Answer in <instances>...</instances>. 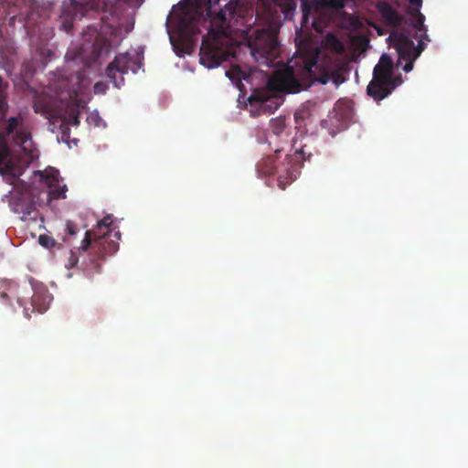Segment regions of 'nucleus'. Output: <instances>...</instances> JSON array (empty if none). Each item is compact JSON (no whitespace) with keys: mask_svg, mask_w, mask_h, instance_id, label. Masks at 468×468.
<instances>
[{"mask_svg":"<svg viewBox=\"0 0 468 468\" xmlns=\"http://www.w3.org/2000/svg\"><path fill=\"white\" fill-rule=\"evenodd\" d=\"M219 0H183L174 7L173 18L181 40L193 41L201 33L200 25L209 20V31L203 37L200 47V63L208 69L220 65L229 57V52L223 48L219 37L226 35L229 27V16L232 8L215 9Z\"/></svg>","mask_w":468,"mask_h":468,"instance_id":"nucleus-1","label":"nucleus"},{"mask_svg":"<svg viewBox=\"0 0 468 468\" xmlns=\"http://www.w3.org/2000/svg\"><path fill=\"white\" fill-rule=\"evenodd\" d=\"M319 55L318 48L298 49L297 55L286 67L275 70L270 81L271 87L288 93H299L314 82L326 84L332 80L335 85L343 83L345 78L340 70L325 63H319Z\"/></svg>","mask_w":468,"mask_h":468,"instance_id":"nucleus-2","label":"nucleus"},{"mask_svg":"<svg viewBox=\"0 0 468 468\" xmlns=\"http://www.w3.org/2000/svg\"><path fill=\"white\" fill-rule=\"evenodd\" d=\"M144 0H66L62 5L63 27L69 31L73 21L81 19L86 12L94 10L101 13V22L118 35L122 31L127 34L133 29V25L126 23L124 4L130 7H139Z\"/></svg>","mask_w":468,"mask_h":468,"instance_id":"nucleus-3","label":"nucleus"},{"mask_svg":"<svg viewBox=\"0 0 468 468\" xmlns=\"http://www.w3.org/2000/svg\"><path fill=\"white\" fill-rule=\"evenodd\" d=\"M53 90L54 95L42 93L35 99L34 112L48 120L59 119L62 122L78 126L80 105L77 90L69 87L66 79L59 80L58 83L54 85Z\"/></svg>","mask_w":468,"mask_h":468,"instance_id":"nucleus-4","label":"nucleus"},{"mask_svg":"<svg viewBox=\"0 0 468 468\" xmlns=\"http://www.w3.org/2000/svg\"><path fill=\"white\" fill-rule=\"evenodd\" d=\"M424 20L425 16L419 14L412 22V27L415 29L414 37L418 41L417 47H415L413 40L403 33H392L388 37L398 53L399 58L396 66H402L405 72L412 70L414 61L426 48V42L431 41Z\"/></svg>","mask_w":468,"mask_h":468,"instance_id":"nucleus-5","label":"nucleus"},{"mask_svg":"<svg viewBox=\"0 0 468 468\" xmlns=\"http://www.w3.org/2000/svg\"><path fill=\"white\" fill-rule=\"evenodd\" d=\"M3 91L4 83L2 79H0V111L4 110L6 106ZM30 139L29 128L21 113L8 118L3 123L2 131H0V165L4 164L10 154L9 141H12L16 145L26 148L25 144Z\"/></svg>","mask_w":468,"mask_h":468,"instance_id":"nucleus-6","label":"nucleus"},{"mask_svg":"<svg viewBox=\"0 0 468 468\" xmlns=\"http://www.w3.org/2000/svg\"><path fill=\"white\" fill-rule=\"evenodd\" d=\"M402 83L400 75H394V62L390 56L383 54L373 69V78L367 88V95L379 101L388 97Z\"/></svg>","mask_w":468,"mask_h":468,"instance_id":"nucleus-7","label":"nucleus"},{"mask_svg":"<svg viewBox=\"0 0 468 468\" xmlns=\"http://www.w3.org/2000/svg\"><path fill=\"white\" fill-rule=\"evenodd\" d=\"M249 47L256 61L266 65L272 63L279 53L277 30L274 28L258 30Z\"/></svg>","mask_w":468,"mask_h":468,"instance_id":"nucleus-8","label":"nucleus"},{"mask_svg":"<svg viewBox=\"0 0 468 468\" xmlns=\"http://www.w3.org/2000/svg\"><path fill=\"white\" fill-rule=\"evenodd\" d=\"M141 67L138 58L129 53H120L115 56L114 59L107 66L106 76L112 82L113 86L120 88L124 83L123 75L129 70L136 73Z\"/></svg>","mask_w":468,"mask_h":468,"instance_id":"nucleus-9","label":"nucleus"},{"mask_svg":"<svg viewBox=\"0 0 468 468\" xmlns=\"http://www.w3.org/2000/svg\"><path fill=\"white\" fill-rule=\"evenodd\" d=\"M275 71L270 77L267 82L268 89L265 90H255L250 96L249 101L251 106L255 105L259 111L263 113H273L282 104V98L274 95V93H286L287 91L276 90L270 85L271 80L274 77Z\"/></svg>","mask_w":468,"mask_h":468,"instance_id":"nucleus-10","label":"nucleus"},{"mask_svg":"<svg viewBox=\"0 0 468 468\" xmlns=\"http://www.w3.org/2000/svg\"><path fill=\"white\" fill-rule=\"evenodd\" d=\"M106 236L105 233L97 235L96 230H87L78 250L86 251L92 245V249L99 254L100 258L103 259L107 255H112L119 250V243L108 239Z\"/></svg>","mask_w":468,"mask_h":468,"instance_id":"nucleus-11","label":"nucleus"},{"mask_svg":"<svg viewBox=\"0 0 468 468\" xmlns=\"http://www.w3.org/2000/svg\"><path fill=\"white\" fill-rule=\"evenodd\" d=\"M43 184L47 190L42 192L45 196L46 203L48 204L52 199L65 198L67 186L62 184L58 170L51 169L40 174Z\"/></svg>","mask_w":468,"mask_h":468,"instance_id":"nucleus-12","label":"nucleus"},{"mask_svg":"<svg viewBox=\"0 0 468 468\" xmlns=\"http://www.w3.org/2000/svg\"><path fill=\"white\" fill-rule=\"evenodd\" d=\"M270 133L267 135L269 145L275 144L273 148L275 154H279L283 150V144L288 143V130L285 119L282 117L271 119L270 123Z\"/></svg>","mask_w":468,"mask_h":468,"instance_id":"nucleus-13","label":"nucleus"},{"mask_svg":"<svg viewBox=\"0 0 468 468\" xmlns=\"http://www.w3.org/2000/svg\"><path fill=\"white\" fill-rule=\"evenodd\" d=\"M257 171L259 174L263 176H271L274 173H278L279 186L282 189L285 188V185L293 181L295 176L293 171L291 168H284L286 175L282 174V168H278L275 165V160L271 156L263 158L257 164Z\"/></svg>","mask_w":468,"mask_h":468,"instance_id":"nucleus-14","label":"nucleus"},{"mask_svg":"<svg viewBox=\"0 0 468 468\" xmlns=\"http://www.w3.org/2000/svg\"><path fill=\"white\" fill-rule=\"evenodd\" d=\"M36 204L35 196L33 192H26L19 195L12 202L14 212L22 214V218H36Z\"/></svg>","mask_w":468,"mask_h":468,"instance_id":"nucleus-15","label":"nucleus"},{"mask_svg":"<svg viewBox=\"0 0 468 468\" xmlns=\"http://www.w3.org/2000/svg\"><path fill=\"white\" fill-rule=\"evenodd\" d=\"M301 2L303 17L304 20L307 19L308 15L313 7H327L333 9H341L344 8L346 5V0H314L313 2H310L309 0H301Z\"/></svg>","mask_w":468,"mask_h":468,"instance_id":"nucleus-16","label":"nucleus"},{"mask_svg":"<svg viewBox=\"0 0 468 468\" xmlns=\"http://www.w3.org/2000/svg\"><path fill=\"white\" fill-rule=\"evenodd\" d=\"M377 9L387 26L395 27L400 25L402 17L389 3L385 1L378 2L377 4Z\"/></svg>","mask_w":468,"mask_h":468,"instance_id":"nucleus-17","label":"nucleus"},{"mask_svg":"<svg viewBox=\"0 0 468 468\" xmlns=\"http://www.w3.org/2000/svg\"><path fill=\"white\" fill-rule=\"evenodd\" d=\"M51 301V296L48 293L36 292L31 298L32 306L38 313H44Z\"/></svg>","mask_w":468,"mask_h":468,"instance_id":"nucleus-18","label":"nucleus"},{"mask_svg":"<svg viewBox=\"0 0 468 468\" xmlns=\"http://www.w3.org/2000/svg\"><path fill=\"white\" fill-rule=\"evenodd\" d=\"M112 218L111 215L104 217L101 220H100L95 229L92 230H96L97 235H101L105 233L108 235L112 231Z\"/></svg>","mask_w":468,"mask_h":468,"instance_id":"nucleus-19","label":"nucleus"},{"mask_svg":"<svg viewBox=\"0 0 468 468\" xmlns=\"http://www.w3.org/2000/svg\"><path fill=\"white\" fill-rule=\"evenodd\" d=\"M78 231H79V229H78L77 225L71 220H67L65 223L66 236L63 237V239H62L63 241L69 242L71 237L75 236L78 233Z\"/></svg>","mask_w":468,"mask_h":468,"instance_id":"nucleus-20","label":"nucleus"},{"mask_svg":"<svg viewBox=\"0 0 468 468\" xmlns=\"http://www.w3.org/2000/svg\"><path fill=\"white\" fill-rule=\"evenodd\" d=\"M296 3L294 0H285L282 4V12L285 18H292L296 9Z\"/></svg>","mask_w":468,"mask_h":468,"instance_id":"nucleus-21","label":"nucleus"},{"mask_svg":"<svg viewBox=\"0 0 468 468\" xmlns=\"http://www.w3.org/2000/svg\"><path fill=\"white\" fill-rule=\"evenodd\" d=\"M79 262V257L74 251H70V255L68 259V262L66 263L67 268H73L75 267Z\"/></svg>","mask_w":468,"mask_h":468,"instance_id":"nucleus-22","label":"nucleus"},{"mask_svg":"<svg viewBox=\"0 0 468 468\" xmlns=\"http://www.w3.org/2000/svg\"><path fill=\"white\" fill-rule=\"evenodd\" d=\"M410 7L413 9V14L415 15V17L418 16L419 14H421L420 12V8L422 5V0H409Z\"/></svg>","mask_w":468,"mask_h":468,"instance_id":"nucleus-23","label":"nucleus"},{"mask_svg":"<svg viewBox=\"0 0 468 468\" xmlns=\"http://www.w3.org/2000/svg\"><path fill=\"white\" fill-rule=\"evenodd\" d=\"M16 0H0V5L2 8H4V11L6 15H10L11 12L9 11L10 5H15Z\"/></svg>","mask_w":468,"mask_h":468,"instance_id":"nucleus-24","label":"nucleus"},{"mask_svg":"<svg viewBox=\"0 0 468 468\" xmlns=\"http://www.w3.org/2000/svg\"><path fill=\"white\" fill-rule=\"evenodd\" d=\"M106 90V85L102 82H97L94 85L95 93H104Z\"/></svg>","mask_w":468,"mask_h":468,"instance_id":"nucleus-25","label":"nucleus"},{"mask_svg":"<svg viewBox=\"0 0 468 468\" xmlns=\"http://www.w3.org/2000/svg\"><path fill=\"white\" fill-rule=\"evenodd\" d=\"M38 241L44 247H49L50 245V238L46 235H40Z\"/></svg>","mask_w":468,"mask_h":468,"instance_id":"nucleus-26","label":"nucleus"},{"mask_svg":"<svg viewBox=\"0 0 468 468\" xmlns=\"http://www.w3.org/2000/svg\"><path fill=\"white\" fill-rule=\"evenodd\" d=\"M295 154H299L302 159H305L306 158L305 157L306 152L304 150V147H301L299 150L296 149L295 150Z\"/></svg>","mask_w":468,"mask_h":468,"instance_id":"nucleus-27","label":"nucleus"},{"mask_svg":"<svg viewBox=\"0 0 468 468\" xmlns=\"http://www.w3.org/2000/svg\"><path fill=\"white\" fill-rule=\"evenodd\" d=\"M16 18L17 16L16 15L11 16V17L9 18V26H14Z\"/></svg>","mask_w":468,"mask_h":468,"instance_id":"nucleus-28","label":"nucleus"},{"mask_svg":"<svg viewBox=\"0 0 468 468\" xmlns=\"http://www.w3.org/2000/svg\"><path fill=\"white\" fill-rule=\"evenodd\" d=\"M91 263L94 264L95 271L96 272H100L101 271V265L99 263H95L93 261H91Z\"/></svg>","mask_w":468,"mask_h":468,"instance_id":"nucleus-29","label":"nucleus"},{"mask_svg":"<svg viewBox=\"0 0 468 468\" xmlns=\"http://www.w3.org/2000/svg\"><path fill=\"white\" fill-rule=\"evenodd\" d=\"M114 237H115L117 239H121V233H120V231H116V232L114 233Z\"/></svg>","mask_w":468,"mask_h":468,"instance_id":"nucleus-30","label":"nucleus"},{"mask_svg":"<svg viewBox=\"0 0 468 468\" xmlns=\"http://www.w3.org/2000/svg\"><path fill=\"white\" fill-rule=\"evenodd\" d=\"M169 21H170V16H168L167 20H166V27H168V25H169Z\"/></svg>","mask_w":468,"mask_h":468,"instance_id":"nucleus-31","label":"nucleus"},{"mask_svg":"<svg viewBox=\"0 0 468 468\" xmlns=\"http://www.w3.org/2000/svg\"><path fill=\"white\" fill-rule=\"evenodd\" d=\"M170 41H171L172 45H175L172 36H170Z\"/></svg>","mask_w":468,"mask_h":468,"instance_id":"nucleus-32","label":"nucleus"},{"mask_svg":"<svg viewBox=\"0 0 468 468\" xmlns=\"http://www.w3.org/2000/svg\"><path fill=\"white\" fill-rule=\"evenodd\" d=\"M226 75L231 78L229 71L226 72Z\"/></svg>","mask_w":468,"mask_h":468,"instance_id":"nucleus-33","label":"nucleus"}]
</instances>
